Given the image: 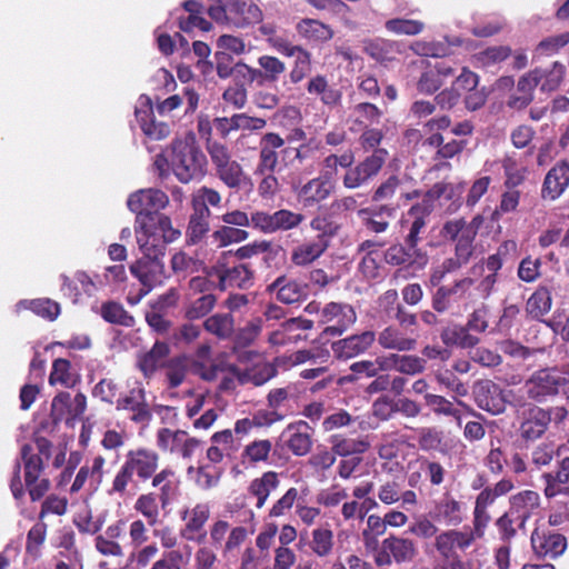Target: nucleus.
Returning a JSON list of instances; mask_svg holds the SVG:
<instances>
[{
  "label": "nucleus",
  "mask_w": 569,
  "mask_h": 569,
  "mask_svg": "<svg viewBox=\"0 0 569 569\" xmlns=\"http://www.w3.org/2000/svg\"><path fill=\"white\" fill-rule=\"evenodd\" d=\"M461 194V188L451 183L439 182L436 183L430 190H428L420 203L411 207L408 216L412 218L409 232L405 239V243H415L421 240L420 233L426 227L425 218L436 208L451 209V206L456 202Z\"/></svg>",
  "instance_id": "f257e3e1"
},
{
  "label": "nucleus",
  "mask_w": 569,
  "mask_h": 569,
  "mask_svg": "<svg viewBox=\"0 0 569 569\" xmlns=\"http://www.w3.org/2000/svg\"><path fill=\"white\" fill-rule=\"evenodd\" d=\"M207 159L193 134L176 139L171 146V170L182 183L203 177Z\"/></svg>",
  "instance_id": "f03ea898"
},
{
  "label": "nucleus",
  "mask_w": 569,
  "mask_h": 569,
  "mask_svg": "<svg viewBox=\"0 0 569 569\" xmlns=\"http://www.w3.org/2000/svg\"><path fill=\"white\" fill-rule=\"evenodd\" d=\"M134 231L142 257L147 258H163L166 246L181 236L168 216H159L157 221L136 223Z\"/></svg>",
  "instance_id": "7ed1b4c3"
},
{
  "label": "nucleus",
  "mask_w": 569,
  "mask_h": 569,
  "mask_svg": "<svg viewBox=\"0 0 569 569\" xmlns=\"http://www.w3.org/2000/svg\"><path fill=\"white\" fill-rule=\"evenodd\" d=\"M308 315H315L317 321L323 327V333L328 336H341L357 321L355 308L347 302L331 301L321 305L311 301L305 307Z\"/></svg>",
  "instance_id": "20e7f679"
},
{
  "label": "nucleus",
  "mask_w": 569,
  "mask_h": 569,
  "mask_svg": "<svg viewBox=\"0 0 569 569\" xmlns=\"http://www.w3.org/2000/svg\"><path fill=\"white\" fill-rule=\"evenodd\" d=\"M169 203L168 196L160 189L148 188L132 192L127 200L128 209L136 213V223L157 221L160 210Z\"/></svg>",
  "instance_id": "39448f33"
},
{
  "label": "nucleus",
  "mask_w": 569,
  "mask_h": 569,
  "mask_svg": "<svg viewBox=\"0 0 569 569\" xmlns=\"http://www.w3.org/2000/svg\"><path fill=\"white\" fill-rule=\"evenodd\" d=\"M485 532L473 525L472 528L443 530L436 536L435 548L443 559L460 557L457 552L467 551L477 539L485 536Z\"/></svg>",
  "instance_id": "423d86ee"
},
{
  "label": "nucleus",
  "mask_w": 569,
  "mask_h": 569,
  "mask_svg": "<svg viewBox=\"0 0 569 569\" xmlns=\"http://www.w3.org/2000/svg\"><path fill=\"white\" fill-rule=\"evenodd\" d=\"M389 152L387 149L375 150L353 168L347 170L342 183L347 189H357L375 178L387 161Z\"/></svg>",
  "instance_id": "0eeeda50"
},
{
  "label": "nucleus",
  "mask_w": 569,
  "mask_h": 569,
  "mask_svg": "<svg viewBox=\"0 0 569 569\" xmlns=\"http://www.w3.org/2000/svg\"><path fill=\"white\" fill-rule=\"evenodd\" d=\"M157 446L164 452L190 459L199 448L200 441L183 430L161 428L157 432Z\"/></svg>",
  "instance_id": "6e6552de"
},
{
  "label": "nucleus",
  "mask_w": 569,
  "mask_h": 569,
  "mask_svg": "<svg viewBox=\"0 0 569 569\" xmlns=\"http://www.w3.org/2000/svg\"><path fill=\"white\" fill-rule=\"evenodd\" d=\"M417 555V548L411 539L390 536L382 541L381 551L376 557L378 566L396 562L398 565L411 562Z\"/></svg>",
  "instance_id": "1a4fd4ad"
},
{
  "label": "nucleus",
  "mask_w": 569,
  "mask_h": 569,
  "mask_svg": "<svg viewBox=\"0 0 569 569\" xmlns=\"http://www.w3.org/2000/svg\"><path fill=\"white\" fill-rule=\"evenodd\" d=\"M560 371L541 369L531 375L523 386L529 398L542 402L548 397L559 395Z\"/></svg>",
  "instance_id": "9d476101"
},
{
  "label": "nucleus",
  "mask_w": 569,
  "mask_h": 569,
  "mask_svg": "<svg viewBox=\"0 0 569 569\" xmlns=\"http://www.w3.org/2000/svg\"><path fill=\"white\" fill-rule=\"evenodd\" d=\"M118 411L131 412L130 419L137 423L148 422L151 418L146 398V390L141 382H136L124 395H120L116 401Z\"/></svg>",
  "instance_id": "9b49d317"
},
{
  "label": "nucleus",
  "mask_w": 569,
  "mask_h": 569,
  "mask_svg": "<svg viewBox=\"0 0 569 569\" xmlns=\"http://www.w3.org/2000/svg\"><path fill=\"white\" fill-rule=\"evenodd\" d=\"M134 117L146 136L153 140H161L169 136L170 127L164 122H156L151 99L141 94L134 107Z\"/></svg>",
  "instance_id": "f8f14e48"
},
{
  "label": "nucleus",
  "mask_w": 569,
  "mask_h": 569,
  "mask_svg": "<svg viewBox=\"0 0 569 569\" xmlns=\"http://www.w3.org/2000/svg\"><path fill=\"white\" fill-rule=\"evenodd\" d=\"M130 271L142 284L143 295L160 286L166 278L162 258L141 257L130 267Z\"/></svg>",
  "instance_id": "ddd939ff"
},
{
  "label": "nucleus",
  "mask_w": 569,
  "mask_h": 569,
  "mask_svg": "<svg viewBox=\"0 0 569 569\" xmlns=\"http://www.w3.org/2000/svg\"><path fill=\"white\" fill-rule=\"evenodd\" d=\"M473 397L477 406L491 415L502 413L508 401L507 395L490 380L478 381L473 387Z\"/></svg>",
  "instance_id": "4468645a"
},
{
  "label": "nucleus",
  "mask_w": 569,
  "mask_h": 569,
  "mask_svg": "<svg viewBox=\"0 0 569 569\" xmlns=\"http://www.w3.org/2000/svg\"><path fill=\"white\" fill-rule=\"evenodd\" d=\"M180 517L184 521L181 536L188 541L201 542L206 536L204 525L210 517L209 505L200 502L192 508H186L181 510Z\"/></svg>",
  "instance_id": "2eb2a0df"
},
{
  "label": "nucleus",
  "mask_w": 569,
  "mask_h": 569,
  "mask_svg": "<svg viewBox=\"0 0 569 569\" xmlns=\"http://www.w3.org/2000/svg\"><path fill=\"white\" fill-rule=\"evenodd\" d=\"M284 140L276 132L264 133L259 141V158L254 173L276 171Z\"/></svg>",
  "instance_id": "dca6fc26"
},
{
  "label": "nucleus",
  "mask_w": 569,
  "mask_h": 569,
  "mask_svg": "<svg viewBox=\"0 0 569 569\" xmlns=\"http://www.w3.org/2000/svg\"><path fill=\"white\" fill-rule=\"evenodd\" d=\"M260 69L252 68L243 62L236 63V70L249 81H254L260 77L270 82L279 80L280 76L286 71V64L279 58L263 54L258 58Z\"/></svg>",
  "instance_id": "f3484780"
},
{
  "label": "nucleus",
  "mask_w": 569,
  "mask_h": 569,
  "mask_svg": "<svg viewBox=\"0 0 569 569\" xmlns=\"http://www.w3.org/2000/svg\"><path fill=\"white\" fill-rule=\"evenodd\" d=\"M531 546L537 556L555 559L566 551L567 539L555 530L536 529L531 533Z\"/></svg>",
  "instance_id": "a211bd4d"
},
{
  "label": "nucleus",
  "mask_w": 569,
  "mask_h": 569,
  "mask_svg": "<svg viewBox=\"0 0 569 569\" xmlns=\"http://www.w3.org/2000/svg\"><path fill=\"white\" fill-rule=\"evenodd\" d=\"M313 429L303 420L290 423L281 433L288 449L298 457L306 456L312 447Z\"/></svg>",
  "instance_id": "6ab92c4d"
},
{
  "label": "nucleus",
  "mask_w": 569,
  "mask_h": 569,
  "mask_svg": "<svg viewBox=\"0 0 569 569\" xmlns=\"http://www.w3.org/2000/svg\"><path fill=\"white\" fill-rule=\"evenodd\" d=\"M87 408V399L82 393L71 397L69 392L58 393L51 403V415L54 421H71L79 418Z\"/></svg>",
  "instance_id": "aec40b11"
},
{
  "label": "nucleus",
  "mask_w": 569,
  "mask_h": 569,
  "mask_svg": "<svg viewBox=\"0 0 569 569\" xmlns=\"http://www.w3.org/2000/svg\"><path fill=\"white\" fill-rule=\"evenodd\" d=\"M376 333L371 330L349 336L332 343L331 349L336 358L348 360L365 353L375 342Z\"/></svg>",
  "instance_id": "412c9836"
},
{
  "label": "nucleus",
  "mask_w": 569,
  "mask_h": 569,
  "mask_svg": "<svg viewBox=\"0 0 569 569\" xmlns=\"http://www.w3.org/2000/svg\"><path fill=\"white\" fill-rule=\"evenodd\" d=\"M333 191V183L326 176L317 177L297 190L298 201L303 208H313L325 201Z\"/></svg>",
  "instance_id": "4be33fe9"
},
{
  "label": "nucleus",
  "mask_w": 569,
  "mask_h": 569,
  "mask_svg": "<svg viewBox=\"0 0 569 569\" xmlns=\"http://www.w3.org/2000/svg\"><path fill=\"white\" fill-rule=\"evenodd\" d=\"M396 207L380 204L357 210V214L366 229L373 233H383L396 216Z\"/></svg>",
  "instance_id": "5701e85b"
},
{
  "label": "nucleus",
  "mask_w": 569,
  "mask_h": 569,
  "mask_svg": "<svg viewBox=\"0 0 569 569\" xmlns=\"http://www.w3.org/2000/svg\"><path fill=\"white\" fill-rule=\"evenodd\" d=\"M124 462L140 480L144 481L156 472L159 456L153 450L139 448L128 451Z\"/></svg>",
  "instance_id": "b1692460"
},
{
  "label": "nucleus",
  "mask_w": 569,
  "mask_h": 569,
  "mask_svg": "<svg viewBox=\"0 0 569 569\" xmlns=\"http://www.w3.org/2000/svg\"><path fill=\"white\" fill-rule=\"evenodd\" d=\"M569 187V162L561 160L546 174L541 196L543 199L556 200Z\"/></svg>",
  "instance_id": "393cba45"
},
{
  "label": "nucleus",
  "mask_w": 569,
  "mask_h": 569,
  "mask_svg": "<svg viewBox=\"0 0 569 569\" xmlns=\"http://www.w3.org/2000/svg\"><path fill=\"white\" fill-rule=\"evenodd\" d=\"M211 276L218 278L221 290H226L230 287L249 288L253 280L252 271L242 263L231 268H223L221 266L213 267Z\"/></svg>",
  "instance_id": "a878e982"
},
{
  "label": "nucleus",
  "mask_w": 569,
  "mask_h": 569,
  "mask_svg": "<svg viewBox=\"0 0 569 569\" xmlns=\"http://www.w3.org/2000/svg\"><path fill=\"white\" fill-rule=\"evenodd\" d=\"M329 244L323 236L307 239L292 249L291 262L298 267H306L319 259Z\"/></svg>",
  "instance_id": "bb28decb"
},
{
  "label": "nucleus",
  "mask_w": 569,
  "mask_h": 569,
  "mask_svg": "<svg viewBox=\"0 0 569 569\" xmlns=\"http://www.w3.org/2000/svg\"><path fill=\"white\" fill-rule=\"evenodd\" d=\"M382 370L395 369L402 375L415 376L426 369V360L413 355L392 353L383 358H378Z\"/></svg>",
  "instance_id": "cd10ccee"
},
{
  "label": "nucleus",
  "mask_w": 569,
  "mask_h": 569,
  "mask_svg": "<svg viewBox=\"0 0 569 569\" xmlns=\"http://www.w3.org/2000/svg\"><path fill=\"white\" fill-rule=\"evenodd\" d=\"M376 339L381 348L398 352L412 351L417 345L416 339L409 337L403 329L395 325L383 328Z\"/></svg>",
  "instance_id": "c85d7f7f"
},
{
  "label": "nucleus",
  "mask_w": 569,
  "mask_h": 569,
  "mask_svg": "<svg viewBox=\"0 0 569 569\" xmlns=\"http://www.w3.org/2000/svg\"><path fill=\"white\" fill-rule=\"evenodd\" d=\"M542 73L533 70L520 77L517 82L516 91L510 96L508 106L521 110L526 108L533 99V91L541 80Z\"/></svg>",
  "instance_id": "c756f323"
},
{
  "label": "nucleus",
  "mask_w": 569,
  "mask_h": 569,
  "mask_svg": "<svg viewBox=\"0 0 569 569\" xmlns=\"http://www.w3.org/2000/svg\"><path fill=\"white\" fill-rule=\"evenodd\" d=\"M435 521L446 526H458L463 521L462 505L450 495L435 502L431 511Z\"/></svg>",
  "instance_id": "7c9ffc66"
},
{
  "label": "nucleus",
  "mask_w": 569,
  "mask_h": 569,
  "mask_svg": "<svg viewBox=\"0 0 569 569\" xmlns=\"http://www.w3.org/2000/svg\"><path fill=\"white\" fill-rule=\"evenodd\" d=\"M550 420L549 411L538 407L528 409L520 426L521 437L526 440L538 439L545 433Z\"/></svg>",
  "instance_id": "2f4dec72"
},
{
  "label": "nucleus",
  "mask_w": 569,
  "mask_h": 569,
  "mask_svg": "<svg viewBox=\"0 0 569 569\" xmlns=\"http://www.w3.org/2000/svg\"><path fill=\"white\" fill-rule=\"evenodd\" d=\"M104 463H106V460L102 456H96L92 459L90 466L89 465L82 466L79 469V471L70 487V491L71 492L80 491L88 481H89V488L92 490H96L98 488V486L102 482Z\"/></svg>",
  "instance_id": "473e14b6"
},
{
  "label": "nucleus",
  "mask_w": 569,
  "mask_h": 569,
  "mask_svg": "<svg viewBox=\"0 0 569 569\" xmlns=\"http://www.w3.org/2000/svg\"><path fill=\"white\" fill-rule=\"evenodd\" d=\"M542 479L545 481V495L547 498L569 493V457L560 461L555 472L545 473Z\"/></svg>",
  "instance_id": "72a5a7b5"
},
{
  "label": "nucleus",
  "mask_w": 569,
  "mask_h": 569,
  "mask_svg": "<svg viewBox=\"0 0 569 569\" xmlns=\"http://www.w3.org/2000/svg\"><path fill=\"white\" fill-rule=\"evenodd\" d=\"M169 352L170 348L168 343L157 341L148 352L138 357L137 366L144 378L152 377V375L164 365Z\"/></svg>",
  "instance_id": "f704fd0d"
},
{
  "label": "nucleus",
  "mask_w": 569,
  "mask_h": 569,
  "mask_svg": "<svg viewBox=\"0 0 569 569\" xmlns=\"http://www.w3.org/2000/svg\"><path fill=\"white\" fill-rule=\"evenodd\" d=\"M463 40L460 37H446L443 41L418 40L411 44L412 51L422 57H446L451 53V47L462 46Z\"/></svg>",
  "instance_id": "c9c22d12"
},
{
  "label": "nucleus",
  "mask_w": 569,
  "mask_h": 569,
  "mask_svg": "<svg viewBox=\"0 0 569 569\" xmlns=\"http://www.w3.org/2000/svg\"><path fill=\"white\" fill-rule=\"evenodd\" d=\"M152 487L159 490L161 508H167L177 497L179 481L170 468H164L152 477Z\"/></svg>",
  "instance_id": "e433bc0d"
},
{
  "label": "nucleus",
  "mask_w": 569,
  "mask_h": 569,
  "mask_svg": "<svg viewBox=\"0 0 569 569\" xmlns=\"http://www.w3.org/2000/svg\"><path fill=\"white\" fill-rule=\"evenodd\" d=\"M540 497L536 491L523 490L510 498V512L517 516L519 527H522L533 510L539 507Z\"/></svg>",
  "instance_id": "4c0bfd02"
},
{
  "label": "nucleus",
  "mask_w": 569,
  "mask_h": 569,
  "mask_svg": "<svg viewBox=\"0 0 569 569\" xmlns=\"http://www.w3.org/2000/svg\"><path fill=\"white\" fill-rule=\"evenodd\" d=\"M229 16L230 21L237 27L254 24L262 20V11L257 4L241 0H230Z\"/></svg>",
  "instance_id": "58836bf2"
},
{
  "label": "nucleus",
  "mask_w": 569,
  "mask_h": 569,
  "mask_svg": "<svg viewBox=\"0 0 569 569\" xmlns=\"http://www.w3.org/2000/svg\"><path fill=\"white\" fill-rule=\"evenodd\" d=\"M23 310H30L46 320L53 321L60 315V305L49 298L23 299L16 303L14 311L20 313Z\"/></svg>",
  "instance_id": "ea45409f"
},
{
  "label": "nucleus",
  "mask_w": 569,
  "mask_h": 569,
  "mask_svg": "<svg viewBox=\"0 0 569 569\" xmlns=\"http://www.w3.org/2000/svg\"><path fill=\"white\" fill-rule=\"evenodd\" d=\"M309 94L319 97L320 101L327 107H336L341 101V92L336 87L330 86L325 76L317 74L312 77L307 86Z\"/></svg>",
  "instance_id": "a19ab883"
},
{
  "label": "nucleus",
  "mask_w": 569,
  "mask_h": 569,
  "mask_svg": "<svg viewBox=\"0 0 569 569\" xmlns=\"http://www.w3.org/2000/svg\"><path fill=\"white\" fill-rule=\"evenodd\" d=\"M184 100L187 101V108L184 112L189 113L196 111L199 103V94L191 87H186L182 91V94H173L160 101L157 104V110L160 116H167L181 107Z\"/></svg>",
  "instance_id": "79ce46f5"
},
{
  "label": "nucleus",
  "mask_w": 569,
  "mask_h": 569,
  "mask_svg": "<svg viewBox=\"0 0 569 569\" xmlns=\"http://www.w3.org/2000/svg\"><path fill=\"white\" fill-rule=\"evenodd\" d=\"M398 192L400 198H403L405 200H411L419 196L417 190H413L412 192L405 190L401 179L398 176L392 174L377 187L372 194V200L376 202L390 200Z\"/></svg>",
  "instance_id": "37998d69"
},
{
  "label": "nucleus",
  "mask_w": 569,
  "mask_h": 569,
  "mask_svg": "<svg viewBox=\"0 0 569 569\" xmlns=\"http://www.w3.org/2000/svg\"><path fill=\"white\" fill-rule=\"evenodd\" d=\"M279 486L278 473L267 471L261 477L253 479L249 486V492L257 499V508H262L270 493Z\"/></svg>",
  "instance_id": "c03bdc74"
},
{
  "label": "nucleus",
  "mask_w": 569,
  "mask_h": 569,
  "mask_svg": "<svg viewBox=\"0 0 569 569\" xmlns=\"http://www.w3.org/2000/svg\"><path fill=\"white\" fill-rule=\"evenodd\" d=\"M296 29L299 36L309 42H325L333 37L332 29L316 19H302Z\"/></svg>",
  "instance_id": "a18cd8bd"
},
{
  "label": "nucleus",
  "mask_w": 569,
  "mask_h": 569,
  "mask_svg": "<svg viewBox=\"0 0 569 569\" xmlns=\"http://www.w3.org/2000/svg\"><path fill=\"white\" fill-rule=\"evenodd\" d=\"M269 289L276 292L279 301L287 305L298 302L306 295L305 288L299 282L284 277L278 278Z\"/></svg>",
  "instance_id": "49530a36"
},
{
  "label": "nucleus",
  "mask_w": 569,
  "mask_h": 569,
  "mask_svg": "<svg viewBox=\"0 0 569 569\" xmlns=\"http://www.w3.org/2000/svg\"><path fill=\"white\" fill-rule=\"evenodd\" d=\"M309 548L319 558H328L335 548L333 531L329 527H318L311 531Z\"/></svg>",
  "instance_id": "de8ad7c7"
},
{
  "label": "nucleus",
  "mask_w": 569,
  "mask_h": 569,
  "mask_svg": "<svg viewBox=\"0 0 569 569\" xmlns=\"http://www.w3.org/2000/svg\"><path fill=\"white\" fill-rule=\"evenodd\" d=\"M496 496L491 491V487H486L476 498L472 525L486 531L490 515L488 508L495 502Z\"/></svg>",
  "instance_id": "09e8293b"
},
{
  "label": "nucleus",
  "mask_w": 569,
  "mask_h": 569,
  "mask_svg": "<svg viewBox=\"0 0 569 569\" xmlns=\"http://www.w3.org/2000/svg\"><path fill=\"white\" fill-rule=\"evenodd\" d=\"M159 502L160 500L156 493H143L137 498L133 509L147 520L149 526L152 527L159 520Z\"/></svg>",
  "instance_id": "8fccbe9b"
},
{
  "label": "nucleus",
  "mask_w": 569,
  "mask_h": 569,
  "mask_svg": "<svg viewBox=\"0 0 569 569\" xmlns=\"http://www.w3.org/2000/svg\"><path fill=\"white\" fill-rule=\"evenodd\" d=\"M188 477L201 489L214 487L220 478V471L217 467L210 465H200L199 467L189 466Z\"/></svg>",
  "instance_id": "3c124183"
},
{
  "label": "nucleus",
  "mask_w": 569,
  "mask_h": 569,
  "mask_svg": "<svg viewBox=\"0 0 569 569\" xmlns=\"http://www.w3.org/2000/svg\"><path fill=\"white\" fill-rule=\"evenodd\" d=\"M441 339L447 346H458L461 348L475 347L479 339L469 333L467 327L450 326L441 332Z\"/></svg>",
  "instance_id": "603ef678"
},
{
  "label": "nucleus",
  "mask_w": 569,
  "mask_h": 569,
  "mask_svg": "<svg viewBox=\"0 0 569 569\" xmlns=\"http://www.w3.org/2000/svg\"><path fill=\"white\" fill-rule=\"evenodd\" d=\"M210 210L199 207L193 208V213L190 217L187 236L190 242L196 243L209 231Z\"/></svg>",
  "instance_id": "864d4df0"
},
{
  "label": "nucleus",
  "mask_w": 569,
  "mask_h": 569,
  "mask_svg": "<svg viewBox=\"0 0 569 569\" xmlns=\"http://www.w3.org/2000/svg\"><path fill=\"white\" fill-rule=\"evenodd\" d=\"M551 293L545 288H538L526 303L527 312L535 319H540L551 309Z\"/></svg>",
  "instance_id": "5fc2aeb1"
},
{
  "label": "nucleus",
  "mask_w": 569,
  "mask_h": 569,
  "mask_svg": "<svg viewBox=\"0 0 569 569\" xmlns=\"http://www.w3.org/2000/svg\"><path fill=\"white\" fill-rule=\"evenodd\" d=\"M218 51L216 58L226 56H241L249 52L250 47L244 39L233 34H222L217 40Z\"/></svg>",
  "instance_id": "6e6d98bb"
},
{
  "label": "nucleus",
  "mask_w": 569,
  "mask_h": 569,
  "mask_svg": "<svg viewBox=\"0 0 569 569\" xmlns=\"http://www.w3.org/2000/svg\"><path fill=\"white\" fill-rule=\"evenodd\" d=\"M204 329L220 339H227L233 332V317L230 313L212 315L204 321Z\"/></svg>",
  "instance_id": "4d7b16f0"
},
{
  "label": "nucleus",
  "mask_w": 569,
  "mask_h": 569,
  "mask_svg": "<svg viewBox=\"0 0 569 569\" xmlns=\"http://www.w3.org/2000/svg\"><path fill=\"white\" fill-rule=\"evenodd\" d=\"M49 382L51 386L61 385L63 387H72L74 385L76 376L71 371L69 360L59 358L53 361Z\"/></svg>",
  "instance_id": "13d9d810"
},
{
  "label": "nucleus",
  "mask_w": 569,
  "mask_h": 569,
  "mask_svg": "<svg viewBox=\"0 0 569 569\" xmlns=\"http://www.w3.org/2000/svg\"><path fill=\"white\" fill-rule=\"evenodd\" d=\"M249 233L240 228L223 226L211 234V241L219 248L244 241Z\"/></svg>",
  "instance_id": "bf43d9fd"
},
{
  "label": "nucleus",
  "mask_w": 569,
  "mask_h": 569,
  "mask_svg": "<svg viewBox=\"0 0 569 569\" xmlns=\"http://www.w3.org/2000/svg\"><path fill=\"white\" fill-rule=\"evenodd\" d=\"M266 328L263 318L251 319L243 328L236 333L234 342L239 347H248L256 341L261 331Z\"/></svg>",
  "instance_id": "052dcab7"
},
{
  "label": "nucleus",
  "mask_w": 569,
  "mask_h": 569,
  "mask_svg": "<svg viewBox=\"0 0 569 569\" xmlns=\"http://www.w3.org/2000/svg\"><path fill=\"white\" fill-rule=\"evenodd\" d=\"M21 457L24 461V482L30 483V481L40 479L43 468L41 458L38 455H33L32 448L28 445L21 448Z\"/></svg>",
  "instance_id": "680f3d73"
},
{
  "label": "nucleus",
  "mask_w": 569,
  "mask_h": 569,
  "mask_svg": "<svg viewBox=\"0 0 569 569\" xmlns=\"http://www.w3.org/2000/svg\"><path fill=\"white\" fill-rule=\"evenodd\" d=\"M133 472L131 469L126 465V462L122 463L120 469L116 472L111 486L108 489V495L110 497H119L124 498L128 493V486L132 481Z\"/></svg>",
  "instance_id": "e2e57ef3"
},
{
  "label": "nucleus",
  "mask_w": 569,
  "mask_h": 569,
  "mask_svg": "<svg viewBox=\"0 0 569 569\" xmlns=\"http://www.w3.org/2000/svg\"><path fill=\"white\" fill-rule=\"evenodd\" d=\"M509 54L510 49L507 47H490L476 53L472 59L473 64L477 67H490L503 61Z\"/></svg>",
  "instance_id": "0e129e2a"
},
{
  "label": "nucleus",
  "mask_w": 569,
  "mask_h": 569,
  "mask_svg": "<svg viewBox=\"0 0 569 569\" xmlns=\"http://www.w3.org/2000/svg\"><path fill=\"white\" fill-rule=\"evenodd\" d=\"M216 171L219 179L229 188H239L244 180L242 167L236 160H231Z\"/></svg>",
  "instance_id": "69168bd1"
},
{
  "label": "nucleus",
  "mask_w": 569,
  "mask_h": 569,
  "mask_svg": "<svg viewBox=\"0 0 569 569\" xmlns=\"http://www.w3.org/2000/svg\"><path fill=\"white\" fill-rule=\"evenodd\" d=\"M293 66L289 78L292 83H299L311 71V54L305 48H300L295 56Z\"/></svg>",
  "instance_id": "338daca9"
},
{
  "label": "nucleus",
  "mask_w": 569,
  "mask_h": 569,
  "mask_svg": "<svg viewBox=\"0 0 569 569\" xmlns=\"http://www.w3.org/2000/svg\"><path fill=\"white\" fill-rule=\"evenodd\" d=\"M216 297L212 293H206L189 302L186 309L188 319H199L208 315L216 305Z\"/></svg>",
  "instance_id": "774afa93"
}]
</instances>
